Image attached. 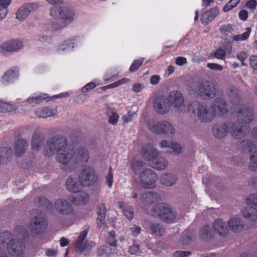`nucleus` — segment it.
<instances>
[{"label":"nucleus","instance_id":"393cba45","mask_svg":"<svg viewBox=\"0 0 257 257\" xmlns=\"http://www.w3.org/2000/svg\"><path fill=\"white\" fill-rule=\"evenodd\" d=\"M219 14L217 8L215 7L206 11L201 17L202 23L207 24L211 22Z\"/></svg>","mask_w":257,"mask_h":257},{"label":"nucleus","instance_id":"cd10ccee","mask_svg":"<svg viewBox=\"0 0 257 257\" xmlns=\"http://www.w3.org/2000/svg\"><path fill=\"white\" fill-rule=\"evenodd\" d=\"M56 109L46 107L38 109L35 113L39 117L45 118L54 116L56 114Z\"/></svg>","mask_w":257,"mask_h":257},{"label":"nucleus","instance_id":"9d476101","mask_svg":"<svg viewBox=\"0 0 257 257\" xmlns=\"http://www.w3.org/2000/svg\"><path fill=\"white\" fill-rule=\"evenodd\" d=\"M139 179L142 186L146 189H153L156 187L157 175L151 169H145L139 174Z\"/></svg>","mask_w":257,"mask_h":257},{"label":"nucleus","instance_id":"e433bc0d","mask_svg":"<svg viewBox=\"0 0 257 257\" xmlns=\"http://www.w3.org/2000/svg\"><path fill=\"white\" fill-rule=\"evenodd\" d=\"M39 206L44 207L47 211H51L53 208V204L46 198L44 196H40L38 198Z\"/></svg>","mask_w":257,"mask_h":257},{"label":"nucleus","instance_id":"c9c22d12","mask_svg":"<svg viewBox=\"0 0 257 257\" xmlns=\"http://www.w3.org/2000/svg\"><path fill=\"white\" fill-rule=\"evenodd\" d=\"M129 81L130 79L128 78H123L110 84L102 86L100 87L99 89H100L101 91H104L107 89L114 88L121 85L126 84Z\"/></svg>","mask_w":257,"mask_h":257},{"label":"nucleus","instance_id":"49530a36","mask_svg":"<svg viewBox=\"0 0 257 257\" xmlns=\"http://www.w3.org/2000/svg\"><path fill=\"white\" fill-rule=\"evenodd\" d=\"M144 164L143 161L134 160L131 162V167L135 173H137L143 168Z\"/></svg>","mask_w":257,"mask_h":257},{"label":"nucleus","instance_id":"6e6d98bb","mask_svg":"<svg viewBox=\"0 0 257 257\" xmlns=\"http://www.w3.org/2000/svg\"><path fill=\"white\" fill-rule=\"evenodd\" d=\"M97 86L93 82H90L86 84L83 88H82V92H88L92 89H94Z\"/></svg>","mask_w":257,"mask_h":257},{"label":"nucleus","instance_id":"13d9d810","mask_svg":"<svg viewBox=\"0 0 257 257\" xmlns=\"http://www.w3.org/2000/svg\"><path fill=\"white\" fill-rule=\"evenodd\" d=\"M106 212V208L103 203H101L98 206V210L97 211V215L105 216Z\"/></svg>","mask_w":257,"mask_h":257},{"label":"nucleus","instance_id":"4be33fe9","mask_svg":"<svg viewBox=\"0 0 257 257\" xmlns=\"http://www.w3.org/2000/svg\"><path fill=\"white\" fill-rule=\"evenodd\" d=\"M212 227L221 236H226L229 232L225 223L221 219L214 220L212 223Z\"/></svg>","mask_w":257,"mask_h":257},{"label":"nucleus","instance_id":"c85d7f7f","mask_svg":"<svg viewBox=\"0 0 257 257\" xmlns=\"http://www.w3.org/2000/svg\"><path fill=\"white\" fill-rule=\"evenodd\" d=\"M177 180L176 176L172 174L165 173L160 176V182L166 186L174 185Z\"/></svg>","mask_w":257,"mask_h":257},{"label":"nucleus","instance_id":"c03bdc74","mask_svg":"<svg viewBox=\"0 0 257 257\" xmlns=\"http://www.w3.org/2000/svg\"><path fill=\"white\" fill-rule=\"evenodd\" d=\"M240 0H230L223 8L222 10L224 12H227L235 8L239 3Z\"/></svg>","mask_w":257,"mask_h":257},{"label":"nucleus","instance_id":"37998d69","mask_svg":"<svg viewBox=\"0 0 257 257\" xmlns=\"http://www.w3.org/2000/svg\"><path fill=\"white\" fill-rule=\"evenodd\" d=\"M250 162L249 165V169L253 171H257V151L251 155Z\"/></svg>","mask_w":257,"mask_h":257},{"label":"nucleus","instance_id":"864d4df0","mask_svg":"<svg viewBox=\"0 0 257 257\" xmlns=\"http://www.w3.org/2000/svg\"><path fill=\"white\" fill-rule=\"evenodd\" d=\"M118 118V114L115 112H113L109 117L108 122L112 125H115L117 123Z\"/></svg>","mask_w":257,"mask_h":257},{"label":"nucleus","instance_id":"e2e57ef3","mask_svg":"<svg viewBox=\"0 0 257 257\" xmlns=\"http://www.w3.org/2000/svg\"><path fill=\"white\" fill-rule=\"evenodd\" d=\"M130 230L134 236H137L140 233L141 228L139 226L135 225L130 228Z\"/></svg>","mask_w":257,"mask_h":257},{"label":"nucleus","instance_id":"7c9ffc66","mask_svg":"<svg viewBox=\"0 0 257 257\" xmlns=\"http://www.w3.org/2000/svg\"><path fill=\"white\" fill-rule=\"evenodd\" d=\"M238 149L244 152H251L256 148L255 145L252 141L245 140L242 141L238 146Z\"/></svg>","mask_w":257,"mask_h":257},{"label":"nucleus","instance_id":"aec40b11","mask_svg":"<svg viewBox=\"0 0 257 257\" xmlns=\"http://www.w3.org/2000/svg\"><path fill=\"white\" fill-rule=\"evenodd\" d=\"M74 193H78L75 196L71 197L69 198L74 205H81L87 203L89 199L88 194L80 190L78 192H73Z\"/></svg>","mask_w":257,"mask_h":257},{"label":"nucleus","instance_id":"4468645a","mask_svg":"<svg viewBox=\"0 0 257 257\" xmlns=\"http://www.w3.org/2000/svg\"><path fill=\"white\" fill-rule=\"evenodd\" d=\"M153 106L155 111L159 114L167 113L170 108L167 97L164 95L158 96L155 99Z\"/></svg>","mask_w":257,"mask_h":257},{"label":"nucleus","instance_id":"bb28decb","mask_svg":"<svg viewBox=\"0 0 257 257\" xmlns=\"http://www.w3.org/2000/svg\"><path fill=\"white\" fill-rule=\"evenodd\" d=\"M18 70L17 68H15L14 69L12 70H8L2 77V82L6 84L13 82L18 78Z\"/></svg>","mask_w":257,"mask_h":257},{"label":"nucleus","instance_id":"f3484780","mask_svg":"<svg viewBox=\"0 0 257 257\" xmlns=\"http://www.w3.org/2000/svg\"><path fill=\"white\" fill-rule=\"evenodd\" d=\"M55 208L61 214L69 215L73 210L72 206L66 200L59 199L54 203Z\"/></svg>","mask_w":257,"mask_h":257},{"label":"nucleus","instance_id":"774afa93","mask_svg":"<svg viewBox=\"0 0 257 257\" xmlns=\"http://www.w3.org/2000/svg\"><path fill=\"white\" fill-rule=\"evenodd\" d=\"M237 58L240 61H244L247 58V54L244 51H241L236 54Z\"/></svg>","mask_w":257,"mask_h":257},{"label":"nucleus","instance_id":"20e7f679","mask_svg":"<svg viewBox=\"0 0 257 257\" xmlns=\"http://www.w3.org/2000/svg\"><path fill=\"white\" fill-rule=\"evenodd\" d=\"M14 233L16 238L12 239L13 236L11 232L6 231L0 234V240L3 245L9 240L7 243V248L9 253L13 256H20L25 250V243L29 238L28 231L23 226H17Z\"/></svg>","mask_w":257,"mask_h":257},{"label":"nucleus","instance_id":"58836bf2","mask_svg":"<svg viewBox=\"0 0 257 257\" xmlns=\"http://www.w3.org/2000/svg\"><path fill=\"white\" fill-rule=\"evenodd\" d=\"M212 231L209 225L203 226L200 229V235L202 239H207L212 236Z\"/></svg>","mask_w":257,"mask_h":257},{"label":"nucleus","instance_id":"0eeeda50","mask_svg":"<svg viewBox=\"0 0 257 257\" xmlns=\"http://www.w3.org/2000/svg\"><path fill=\"white\" fill-rule=\"evenodd\" d=\"M152 214L154 216H159L165 222L172 223L176 218V213L169 206L165 203H158L153 207Z\"/></svg>","mask_w":257,"mask_h":257},{"label":"nucleus","instance_id":"412c9836","mask_svg":"<svg viewBox=\"0 0 257 257\" xmlns=\"http://www.w3.org/2000/svg\"><path fill=\"white\" fill-rule=\"evenodd\" d=\"M23 46L21 41L13 40L3 43L1 48L6 51H16L20 49Z\"/></svg>","mask_w":257,"mask_h":257},{"label":"nucleus","instance_id":"72a5a7b5","mask_svg":"<svg viewBox=\"0 0 257 257\" xmlns=\"http://www.w3.org/2000/svg\"><path fill=\"white\" fill-rule=\"evenodd\" d=\"M119 207L121 208L123 212L124 215L129 219L131 220L134 217V209L130 206H126L125 203L122 202H118Z\"/></svg>","mask_w":257,"mask_h":257},{"label":"nucleus","instance_id":"338daca9","mask_svg":"<svg viewBox=\"0 0 257 257\" xmlns=\"http://www.w3.org/2000/svg\"><path fill=\"white\" fill-rule=\"evenodd\" d=\"M144 88V86H143V84L140 83H137L133 85L132 90L135 93H139L141 92L143 89Z\"/></svg>","mask_w":257,"mask_h":257},{"label":"nucleus","instance_id":"4d7b16f0","mask_svg":"<svg viewBox=\"0 0 257 257\" xmlns=\"http://www.w3.org/2000/svg\"><path fill=\"white\" fill-rule=\"evenodd\" d=\"M128 251L131 254H138L140 252V246L139 245L134 244L130 246Z\"/></svg>","mask_w":257,"mask_h":257},{"label":"nucleus","instance_id":"2eb2a0df","mask_svg":"<svg viewBox=\"0 0 257 257\" xmlns=\"http://www.w3.org/2000/svg\"><path fill=\"white\" fill-rule=\"evenodd\" d=\"M141 154L145 160L149 161H155L159 155L158 151L151 143L146 144L143 146Z\"/></svg>","mask_w":257,"mask_h":257},{"label":"nucleus","instance_id":"de8ad7c7","mask_svg":"<svg viewBox=\"0 0 257 257\" xmlns=\"http://www.w3.org/2000/svg\"><path fill=\"white\" fill-rule=\"evenodd\" d=\"M74 48V43L71 40H67L64 41L59 46V50L60 51H65L69 48Z\"/></svg>","mask_w":257,"mask_h":257},{"label":"nucleus","instance_id":"052dcab7","mask_svg":"<svg viewBox=\"0 0 257 257\" xmlns=\"http://www.w3.org/2000/svg\"><path fill=\"white\" fill-rule=\"evenodd\" d=\"M250 64L254 70H257V56H251L249 58Z\"/></svg>","mask_w":257,"mask_h":257},{"label":"nucleus","instance_id":"8fccbe9b","mask_svg":"<svg viewBox=\"0 0 257 257\" xmlns=\"http://www.w3.org/2000/svg\"><path fill=\"white\" fill-rule=\"evenodd\" d=\"M105 217L104 215H99L96 219L97 226L99 229H104L106 226Z\"/></svg>","mask_w":257,"mask_h":257},{"label":"nucleus","instance_id":"dca6fc26","mask_svg":"<svg viewBox=\"0 0 257 257\" xmlns=\"http://www.w3.org/2000/svg\"><path fill=\"white\" fill-rule=\"evenodd\" d=\"M167 99L170 106L176 108L181 107L184 101L182 93L178 90L171 91Z\"/></svg>","mask_w":257,"mask_h":257},{"label":"nucleus","instance_id":"39448f33","mask_svg":"<svg viewBox=\"0 0 257 257\" xmlns=\"http://www.w3.org/2000/svg\"><path fill=\"white\" fill-rule=\"evenodd\" d=\"M75 176H70L66 181L67 189L71 192H78L84 186L93 185L97 181L98 177L95 171L90 167H85L79 176L78 182L74 181Z\"/></svg>","mask_w":257,"mask_h":257},{"label":"nucleus","instance_id":"0e129e2a","mask_svg":"<svg viewBox=\"0 0 257 257\" xmlns=\"http://www.w3.org/2000/svg\"><path fill=\"white\" fill-rule=\"evenodd\" d=\"M246 6L250 9L254 10L257 6V2L256 0H249L246 3Z\"/></svg>","mask_w":257,"mask_h":257},{"label":"nucleus","instance_id":"3c124183","mask_svg":"<svg viewBox=\"0 0 257 257\" xmlns=\"http://www.w3.org/2000/svg\"><path fill=\"white\" fill-rule=\"evenodd\" d=\"M226 56V52L224 50L219 48L214 53V57L220 60H223Z\"/></svg>","mask_w":257,"mask_h":257},{"label":"nucleus","instance_id":"5fc2aeb1","mask_svg":"<svg viewBox=\"0 0 257 257\" xmlns=\"http://www.w3.org/2000/svg\"><path fill=\"white\" fill-rule=\"evenodd\" d=\"M207 67L211 70H216L221 71L223 69V67L221 65L216 63H209L207 65Z\"/></svg>","mask_w":257,"mask_h":257},{"label":"nucleus","instance_id":"7ed1b4c3","mask_svg":"<svg viewBox=\"0 0 257 257\" xmlns=\"http://www.w3.org/2000/svg\"><path fill=\"white\" fill-rule=\"evenodd\" d=\"M188 109L190 111L192 110L193 113H196L198 119L203 122H210L215 115L223 116L228 111L226 101L220 97H217L214 100L211 106V112L206 106L196 101L190 103Z\"/></svg>","mask_w":257,"mask_h":257},{"label":"nucleus","instance_id":"f257e3e1","mask_svg":"<svg viewBox=\"0 0 257 257\" xmlns=\"http://www.w3.org/2000/svg\"><path fill=\"white\" fill-rule=\"evenodd\" d=\"M57 152L56 160L63 164L62 169L65 171L71 172L74 170L75 166L70 167L72 162L74 164L79 163H86L89 159V152L84 148H80L73 151L68 145L65 137L57 135L50 138L47 142V147L44 154L50 157Z\"/></svg>","mask_w":257,"mask_h":257},{"label":"nucleus","instance_id":"2f4dec72","mask_svg":"<svg viewBox=\"0 0 257 257\" xmlns=\"http://www.w3.org/2000/svg\"><path fill=\"white\" fill-rule=\"evenodd\" d=\"M161 148H171L173 152L176 154H178L181 153L182 148L180 145L175 142H171L169 143L168 141L164 140L162 141L160 144Z\"/></svg>","mask_w":257,"mask_h":257},{"label":"nucleus","instance_id":"473e14b6","mask_svg":"<svg viewBox=\"0 0 257 257\" xmlns=\"http://www.w3.org/2000/svg\"><path fill=\"white\" fill-rule=\"evenodd\" d=\"M158 157L156 158V160L152 161L151 166L157 170H164L168 165V161L163 158H158Z\"/></svg>","mask_w":257,"mask_h":257},{"label":"nucleus","instance_id":"a18cd8bd","mask_svg":"<svg viewBox=\"0 0 257 257\" xmlns=\"http://www.w3.org/2000/svg\"><path fill=\"white\" fill-rule=\"evenodd\" d=\"M106 242L111 246H116L117 242L115 239V231L109 232V236L106 238Z\"/></svg>","mask_w":257,"mask_h":257},{"label":"nucleus","instance_id":"6e6552de","mask_svg":"<svg viewBox=\"0 0 257 257\" xmlns=\"http://www.w3.org/2000/svg\"><path fill=\"white\" fill-rule=\"evenodd\" d=\"M246 203L249 205L244 208L242 210L243 216L252 221H257V194H254L248 196L246 199Z\"/></svg>","mask_w":257,"mask_h":257},{"label":"nucleus","instance_id":"f03ea898","mask_svg":"<svg viewBox=\"0 0 257 257\" xmlns=\"http://www.w3.org/2000/svg\"><path fill=\"white\" fill-rule=\"evenodd\" d=\"M229 95L233 103V112L236 113L240 119L233 123L230 132L231 135L235 139H239L244 137L250 131L249 123L253 118V110L246 105L239 103L240 100V90L235 87L230 88Z\"/></svg>","mask_w":257,"mask_h":257},{"label":"nucleus","instance_id":"680f3d73","mask_svg":"<svg viewBox=\"0 0 257 257\" xmlns=\"http://www.w3.org/2000/svg\"><path fill=\"white\" fill-rule=\"evenodd\" d=\"M58 254V250L56 249H47L45 251V255L49 257L55 256Z\"/></svg>","mask_w":257,"mask_h":257},{"label":"nucleus","instance_id":"f704fd0d","mask_svg":"<svg viewBox=\"0 0 257 257\" xmlns=\"http://www.w3.org/2000/svg\"><path fill=\"white\" fill-rule=\"evenodd\" d=\"M44 139L37 134H35L32 140V148L35 151H38L40 147L43 143Z\"/></svg>","mask_w":257,"mask_h":257},{"label":"nucleus","instance_id":"423d86ee","mask_svg":"<svg viewBox=\"0 0 257 257\" xmlns=\"http://www.w3.org/2000/svg\"><path fill=\"white\" fill-rule=\"evenodd\" d=\"M50 15L53 17H58L60 19V22L53 23L52 30H56L71 23L74 13L70 9L54 6L50 10Z\"/></svg>","mask_w":257,"mask_h":257},{"label":"nucleus","instance_id":"79ce46f5","mask_svg":"<svg viewBox=\"0 0 257 257\" xmlns=\"http://www.w3.org/2000/svg\"><path fill=\"white\" fill-rule=\"evenodd\" d=\"M144 61V59L143 58L135 60L129 68L130 72L133 73L138 70L143 65Z\"/></svg>","mask_w":257,"mask_h":257},{"label":"nucleus","instance_id":"09e8293b","mask_svg":"<svg viewBox=\"0 0 257 257\" xmlns=\"http://www.w3.org/2000/svg\"><path fill=\"white\" fill-rule=\"evenodd\" d=\"M106 182L109 187H111L113 183V171L111 167H110L108 173L105 177Z\"/></svg>","mask_w":257,"mask_h":257},{"label":"nucleus","instance_id":"69168bd1","mask_svg":"<svg viewBox=\"0 0 257 257\" xmlns=\"http://www.w3.org/2000/svg\"><path fill=\"white\" fill-rule=\"evenodd\" d=\"M238 16L242 21H245L248 18V12L245 10H241L239 12Z\"/></svg>","mask_w":257,"mask_h":257},{"label":"nucleus","instance_id":"4c0bfd02","mask_svg":"<svg viewBox=\"0 0 257 257\" xmlns=\"http://www.w3.org/2000/svg\"><path fill=\"white\" fill-rule=\"evenodd\" d=\"M45 100H47V101L51 100L47 94H42L36 97H29L27 99V101L30 103L39 104Z\"/></svg>","mask_w":257,"mask_h":257},{"label":"nucleus","instance_id":"ea45409f","mask_svg":"<svg viewBox=\"0 0 257 257\" xmlns=\"http://www.w3.org/2000/svg\"><path fill=\"white\" fill-rule=\"evenodd\" d=\"M151 230L156 235L162 236L165 233L164 228L159 223H153L151 226Z\"/></svg>","mask_w":257,"mask_h":257},{"label":"nucleus","instance_id":"a211bd4d","mask_svg":"<svg viewBox=\"0 0 257 257\" xmlns=\"http://www.w3.org/2000/svg\"><path fill=\"white\" fill-rule=\"evenodd\" d=\"M229 126L228 123H216L212 127V134L216 138H223L228 134Z\"/></svg>","mask_w":257,"mask_h":257},{"label":"nucleus","instance_id":"f8f14e48","mask_svg":"<svg viewBox=\"0 0 257 257\" xmlns=\"http://www.w3.org/2000/svg\"><path fill=\"white\" fill-rule=\"evenodd\" d=\"M149 130L156 134H173L174 128L172 125L167 121L155 122L150 121L148 123Z\"/></svg>","mask_w":257,"mask_h":257},{"label":"nucleus","instance_id":"c756f323","mask_svg":"<svg viewBox=\"0 0 257 257\" xmlns=\"http://www.w3.org/2000/svg\"><path fill=\"white\" fill-rule=\"evenodd\" d=\"M13 151L11 148L4 147L0 149V165L7 163L12 158Z\"/></svg>","mask_w":257,"mask_h":257},{"label":"nucleus","instance_id":"ddd939ff","mask_svg":"<svg viewBox=\"0 0 257 257\" xmlns=\"http://www.w3.org/2000/svg\"><path fill=\"white\" fill-rule=\"evenodd\" d=\"M37 3H27L20 7L16 12V18L20 21L26 19L29 14L39 8Z\"/></svg>","mask_w":257,"mask_h":257},{"label":"nucleus","instance_id":"603ef678","mask_svg":"<svg viewBox=\"0 0 257 257\" xmlns=\"http://www.w3.org/2000/svg\"><path fill=\"white\" fill-rule=\"evenodd\" d=\"M12 109V105L8 103L0 102V112H7L10 111Z\"/></svg>","mask_w":257,"mask_h":257},{"label":"nucleus","instance_id":"b1692460","mask_svg":"<svg viewBox=\"0 0 257 257\" xmlns=\"http://www.w3.org/2000/svg\"><path fill=\"white\" fill-rule=\"evenodd\" d=\"M160 199L159 194L154 192H147L142 194L141 200L145 205H151L157 202Z\"/></svg>","mask_w":257,"mask_h":257},{"label":"nucleus","instance_id":"5701e85b","mask_svg":"<svg viewBox=\"0 0 257 257\" xmlns=\"http://www.w3.org/2000/svg\"><path fill=\"white\" fill-rule=\"evenodd\" d=\"M228 225L230 229L235 233L239 232L244 228L243 221L238 217L231 218L228 221Z\"/></svg>","mask_w":257,"mask_h":257},{"label":"nucleus","instance_id":"a878e982","mask_svg":"<svg viewBox=\"0 0 257 257\" xmlns=\"http://www.w3.org/2000/svg\"><path fill=\"white\" fill-rule=\"evenodd\" d=\"M28 148V143L24 139H19L16 143L15 154L17 157L22 156Z\"/></svg>","mask_w":257,"mask_h":257},{"label":"nucleus","instance_id":"bf43d9fd","mask_svg":"<svg viewBox=\"0 0 257 257\" xmlns=\"http://www.w3.org/2000/svg\"><path fill=\"white\" fill-rule=\"evenodd\" d=\"M191 254L188 251H176L174 253V257H187Z\"/></svg>","mask_w":257,"mask_h":257},{"label":"nucleus","instance_id":"a19ab883","mask_svg":"<svg viewBox=\"0 0 257 257\" xmlns=\"http://www.w3.org/2000/svg\"><path fill=\"white\" fill-rule=\"evenodd\" d=\"M251 29L250 27H248L246 29V31L242 34L234 35L232 39L235 41H244L246 40L249 36Z\"/></svg>","mask_w":257,"mask_h":257},{"label":"nucleus","instance_id":"6ab92c4d","mask_svg":"<svg viewBox=\"0 0 257 257\" xmlns=\"http://www.w3.org/2000/svg\"><path fill=\"white\" fill-rule=\"evenodd\" d=\"M88 232V228H85L80 233L77 240L75 242V248L77 252H81L88 247L85 239Z\"/></svg>","mask_w":257,"mask_h":257},{"label":"nucleus","instance_id":"9b49d317","mask_svg":"<svg viewBox=\"0 0 257 257\" xmlns=\"http://www.w3.org/2000/svg\"><path fill=\"white\" fill-rule=\"evenodd\" d=\"M216 93V85L209 81H202L198 87V95L203 99H212L215 97Z\"/></svg>","mask_w":257,"mask_h":257},{"label":"nucleus","instance_id":"1a4fd4ad","mask_svg":"<svg viewBox=\"0 0 257 257\" xmlns=\"http://www.w3.org/2000/svg\"><path fill=\"white\" fill-rule=\"evenodd\" d=\"M47 225V220L44 214L40 212L31 219L29 227L32 233L38 235L46 229Z\"/></svg>","mask_w":257,"mask_h":257}]
</instances>
